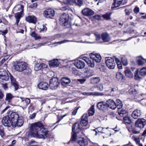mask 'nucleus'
Segmentation results:
<instances>
[{"mask_svg":"<svg viewBox=\"0 0 146 146\" xmlns=\"http://www.w3.org/2000/svg\"><path fill=\"white\" fill-rule=\"evenodd\" d=\"M42 123L40 121L32 124L30 127L29 134L30 135L36 138L39 139L42 135H39V127L42 126Z\"/></svg>","mask_w":146,"mask_h":146,"instance_id":"obj_1","label":"nucleus"},{"mask_svg":"<svg viewBox=\"0 0 146 146\" xmlns=\"http://www.w3.org/2000/svg\"><path fill=\"white\" fill-rule=\"evenodd\" d=\"M24 6L22 5H18L16 6L14 9L17 12L15 14V17L16 19V24L17 25L21 17H22V14L24 10Z\"/></svg>","mask_w":146,"mask_h":146,"instance_id":"obj_2","label":"nucleus"},{"mask_svg":"<svg viewBox=\"0 0 146 146\" xmlns=\"http://www.w3.org/2000/svg\"><path fill=\"white\" fill-rule=\"evenodd\" d=\"M69 19V15L68 14L63 13L60 16L59 21L60 25L62 26H65L68 25Z\"/></svg>","mask_w":146,"mask_h":146,"instance_id":"obj_3","label":"nucleus"},{"mask_svg":"<svg viewBox=\"0 0 146 146\" xmlns=\"http://www.w3.org/2000/svg\"><path fill=\"white\" fill-rule=\"evenodd\" d=\"M42 126L39 127V135H42V136L40 137L39 139H45L49 137V131L47 129L44 127V125L42 123Z\"/></svg>","mask_w":146,"mask_h":146,"instance_id":"obj_4","label":"nucleus"},{"mask_svg":"<svg viewBox=\"0 0 146 146\" xmlns=\"http://www.w3.org/2000/svg\"><path fill=\"white\" fill-rule=\"evenodd\" d=\"M28 64L24 62H19L16 65L13 66L15 70L17 71L21 72L27 68Z\"/></svg>","mask_w":146,"mask_h":146,"instance_id":"obj_5","label":"nucleus"},{"mask_svg":"<svg viewBox=\"0 0 146 146\" xmlns=\"http://www.w3.org/2000/svg\"><path fill=\"white\" fill-rule=\"evenodd\" d=\"M59 84L57 78L54 77L50 80L49 87L52 90H55L58 87Z\"/></svg>","mask_w":146,"mask_h":146,"instance_id":"obj_6","label":"nucleus"},{"mask_svg":"<svg viewBox=\"0 0 146 146\" xmlns=\"http://www.w3.org/2000/svg\"><path fill=\"white\" fill-rule=\"evenodd\" d=\"M105 62L107 66L110 69H113L115 66V64L113 58L110 57H106Z\"/></svg>","mask_w":146,"mask_h":146,"instance_id":"obj_7","label":"nucleus"},{"mask_svg":"<svg viewBox=\"0 0 146 146\" xmlns=\"http://www.w3.org/2000/svg\"><path fill=\"white\" fill-rule=\"evenodd\" d=\"M7 115L12 122L13 123H15V121L19 118L18 114L16 112H12L11 111L7 112Z\"/></svg>","mask_w":146,"mask_h":146,"instance_id":"obj_8","label":"nucleus"},{"mask_svg":"<svg viewBox=\"0 0 146 146\" xmlns=\"http://www.w3.org/2000/svg\"><path fill=\"white\" fill-rule=\"evenodd\" d=\"M3 124L5 126L9 127L11 125L13 127V123L7 115L4 117L2 120Z\"/></svg>","mask_w":146,"mask_h":146,"instance_id":"obj_9","label":"nucleus"},{"mask_svg":"<svg viewBox=\"0 0 146 146\" xmlns=\"http://www.w3.org/2000/svg\"><path fill=\"white\" fill-rule=\"evenodd\" d=\"M43 15L46 18H52L54 15V11L51 9H46L44 11Z\"/></svg>","mask_w":146,"mask_h":146,"instance_id":"obj_10","label":"nucleus"},{"mask_svg":"<svg viewBox=\"0 0 146 146\" xmlns=\"http://www.w3.org/2000/svg\"><path fill=\"white\" fill-rule=\"evenodd\" d=\"M146 123V120L145 119H139L136 121L135 125L136 127L141 128L144 127Z\"/></svg>","mask_w":146,"mask_h":146,"instance_id":"obj_11","label":"nucleus"},{"mask_svg":"<svg viewBox=\"0 0 146 146\" xmlns=\"http://www.w3.org/2000/svg\"><path fill=\"white\" fill-rule=\"evenodd\" d=\"M90 57L91 59L97 62H100L102 57L99 54H93L91 53L90 55Z\"/></svg>","mask_w":146,"mask_h":146,"instance_id":"obj_12","label":"nucleus"},{"mask_svg":"<svg viewBox=\"0 0 146 146\" xmlns=\"http://www.w3.org/2000/svg\"><path fill=\"white\" fill-rule=\"evenodd\" d=\"M107 107H109L113 110L115 109L116 108V105L115 102L112 100L109 99L106 101Z\"/></svg>","mask_w":146,"mask_h":146,"instance_id":"obj_13","label":"nucleus"},{"mask_svg":"<svg viewBox=\"0 0 146 146\" xmlns=\"http://www.w3.org/2000/svg\"><path fill=\"white\" fill-rule=\"evenodd\" d=\"M9 76L5 70H1L0 71V78L2 80L7 81L9 79Z\"/></svg>","mask_w":146,"mask_h":146,"instance_id":"obj_14","label":"nucleus"},{"mask_svg":"<svg viewBox=\"0 0 146 146\" xmlns=\"http://www.w3.org/2000/svg\"><path fill=\"white\" fill-rule=\"evenodd\" d=\"M74 65L78 68L82 69L85 66V63L81 60H77L74 63Z\"/></svg>","mask_w":146,"mask_h":146,"instance_id":"obj_15","label":"nucleus"},{"mask_svg":"<svg viewBox=\"0 0 146 146\" xmlns=\"http://www.w3.org/2000/svg\"><path fill=\"white\" fill-rule=\"evenodd\" d=\"M82 14L85 16H90L94 14V12L91 9L88 8H85L82 11Z\"/></svg>","mask_w":146,"mask_h":146,"instance_id":"obj_16","label":"nucleus"},{"mask_svg":"<svg viewBox=\"0 0 146 146\" xmlns=\"http://www.w3.org/2000/svg\"><path fill=\"white\" fill-rule=\"evenodd\" d=\"M141 111L140 110L136 109L132 112L131 116L134 119H137L141 116Z\"/></svg>","mask_w":146,"mask_h":146,"instance_id":"obj_17","label":"nucleus"},{"mask_svg":"<svg viewBox=\"0 0 146 146\" xmlns=\"http://www.w3.org/2000/svg\"><path fill=\"white\" fill-rule=\"evenodd\" d=\"M80 123L82 126H86L87 125L88 121V115L87 114H84L82 115Z\"/></svg>","mask_w":146,"mask_h":146,"instance_id":"obj_18","label":"nucleus"},{"mask_svg":"<svg viewBox=\"0 0 146 146\" xmlns=\"http://www.w3.org/2000/svg\"><path fill=\"white\" fill-rule=\"evenodd\" d=\"M107 105L106 102H102L98 103L97 107L100 110L104 111L107 109Z\"/></svg>","mask_w":146,"mask_h":146,"instance_id":"obj_19","label":"nucleus"},{"mask_svg":"<svg viewBox=\"0 0 146 146\" xmlns=\"http://www.w3.org/2000/svg\"><path fill=\"white\" fill-rule=\"evenodd\" d=\"M26 20L28 22L35 24L37 21L36 17L33 15H29L26 17Z\"/></svg>","mask_w":146,"mask_h":146,"instance_id":"obj_20","label":"nucleus"},{"mask_svg":"<svg viewBox=\"0 0 146 146\" xmlns=\"http://www.w3.org/2000/svg\"><path fill=\"white\" fill-rule=\"evenodd\" d=\"M77 143L80 146H87L88 143L87 140L84 138H81L78 139Z\"/></svg>","mask_w":146,"mask_h":146,"instance_id":"obj_21","label":"nucleus"},{"mask_svg":"<svg viewBox=\"0 0 146 146\" xmlns=\"http://www.w3.org/2000/svg\"><path fill=\"white\" fill-rule=\"evenodd\" d=\"M101 38L104 42H108L110 41V37L109 34L106 33H104L102 34Z\"/></svg>","mask_w":146,"mask_h":146,"instance_id":"obj_22","label":"nucleus"},{"mask_svg":"<svg viewBox=\"0 0 146 146\" xmlns=\"http://www.w3.org/2000/svg\"><path fill=\"white\" fill-rule=\"evenodd\" d=\"M49 64L51 67H57L59 64V62L58 59H55L49 61Z\"/></svg>","mask_w":146,"mask_h":146,"instance_id":"obj_23","label":"nucleus"},{"mask_svg":"<svg viewBox=\"0 0 146 146\" xmlns=\"http://www.w3.org/2000/svg\"><path fill=\"white\" fill-rule=\"evenodd\" d=\"M15 123H16L13 124V127H15L17 126H21L23 123V121L22 119L19 117L15 121Z\"/></svg>","mask_w":146,"mask_h":146,"instance_id":"obj_24","label":"nucleus"},{"mask_svg":"<svg viewBox=\"0 0 146 146\" xmlns=\"http://www.w3.org/2000/svg\"><path fill=\"white\" fill-rule=\"evenodd\" d=\"M47 66V65L44 63L37 64L35 66L34 70L35 71H38L41 70L42 68H46Z\"/></svg>","mask_w":146,"mask_h":146,"instance_id":"obj_25","label":"nucleus"},{"mask_svg":"<svg viewBox=\"0 0 146 146\" xmlns=\"http://www.w3.org/2000/svg\"><path fill=\"white\" fill-rule=\"evenodd\" d=\"M38 86L39 88L44 90H47L48 88L47 84L43 82L39 83L38 85Z\"/></svg>","mask_w":146,"mask_h":146,"instance_id":"obj_26","label":"nucleus"},{"mask_svg":"<svg viewBox=\"0 0 146 146\" xmlns=\"http://www.w3.org/2000/svg\"><path fill=\"white\" fill-rule=\"evenodd\" d=\"M121 62H120L121 64H120H120H119V69H122V64L124 66H126L128 64L127 60L124 56L121 57Z\"/></svg>","mask_w":146,"mask_h":146,"instance_id":"obj_27","label":"nucleus"},{"mask_svg":"<svg viewBox=\"0 0 146 146\" xmlns=\"http://www.w3.org/2000/svg\"><path fill=\"white\" fill-rule=\"evenodd\" d=\"M61 82L62 85H65L70 83V80L68 77H63L61 80Z\"/></svg>","mask_w":146,"mask_h":146,"instance_id":"obj_28","label":"nucleus"},{"mask_svg":"<svg viewBox=\"0 0 146 146\" xmlns=\"http://www.w3.org/2000/svg\"><path fill=\"white\" fill-rule=\"evenodd\" d=\"M126 76L129 78L133 77V75L131 72L130 69L128 68H126L124 71Z\"/></svg>","mask_w":146,"mask_h":146,"instance_id":"obj_29","label":"nucleus"},{"mask_svg":"<svg viewBox=\"0 0 146 146\" xmlns=\"http://www.w3.org/2000/svg\"><path fill=\"white\" fill-rule=\"evenodd\" d=\"M138 58H140V59L137 60V62L138 65H142L146 63V59L144 58L141 56H138Z\"/></svg>","mask_w":146,"mask_h":146,"instance_id":"obj_30","label":"nucleus"},{"mask_svg":"<svg viewBox=\"0 0 146 146\" xmlns=\"http://www.w3.org/2000/svg\"><path fill=\"white\" fill-rule=\"evenodd\" d=\"M128 115V111L125 110L121 109L119 112V116L121 117H123Z\"/></svg>","mask_w":146,"mask_h":146,"instance_id":"obj_31","label":"nucleus"},{"mask_svg":"<svg viewBox=\"0 0 146 146\" xmlns=\"http://www.w3.org/2000/svg\"><path fill=\"white\" fill-rule=\"evenodd\" d=\"M123 122L124 123L130 124L131 122L130 117L128 115L124 117L123 118Z\"/></svg>","mask_w":146,"mask_h":146,"instance_id":"obj_32","label":"nucleus"},{"mask_svg":"<svg viewBox=\"0 0 146 146\" xmlns=\"http://www.w3.org/2000/svg\"><path fill=\"white\" fill-rule=\"evenodd\" d=\"M11 79L12 85L14 86L15 90H17L18 89V86L15 78L12 76L11 77Z\"/></svg>","mask_w":146,"mask_h":146,"instance_id":"obj_33","label":"nucleus"},{"mask_svg":"<svg viewBox=\"0 0 146 146\" xmlns=\"http://www.w3.org/2000/svg\"><path fill=\"white\" fill-rule=\"evenodd\" d=\"M23 74L26 76H29L30 75L31 73V69L27 66V68H25L23 71Z\"/></svg>","mask_w":146,"mask_h":146,"instance_id":"obj_34","label":"nucleus"},{"mask_svg":"<svg viewBox=\"0 0 146 146\" xmlns=\"http://www.w3.org/2000/svg\"><path fill=\"white\" fill-rule=\"evenodd\" d=\"M114 3L112 4L111 8L113 10H115L118 8L116 9L119 7V0H114Z\"/></svg>","mask_w":146,"mask_h":146,"instance_id":"obj_35","label":"nucleus"},{"mask_svg":"<svg viewBox=\"0 0 146 146\" xmlns=\"http://www.w3.org/2000/svg\"><path fill=\"white\" fill-rule=\"evenodd\" d=\"M14 97V96L11 93H7L6 95L5 100L8 102H9Z\"/></svg>","mask_w":146,"mask_h":146,"instance_id":"obj_36","label":"nucleus"},{"mask_svg":"<svg viewBox=\"0 0 146 146\" xmlns=\"http://www.w3.org/2000/svg\"><path fill=\"white\" fill-rule=\"evenodd\" d=\"M100 80L99 77H93L91 78L90 82L93 84H95L99 82Z\"/></svg>","mask_w":146,"mask_h":146,"instance_id":"obj_37","label":"nucleus"},{"mask_svg":"<svg viewBox=\"0 0 146 146\" xmlns=\"http://www.w3.org/2000/svg\"><path fill=\"white\" fill-rule=\"evenodd\" d=\"M94 105L92 106L88 111L89 116H92L93 115L94 113Z\"/></svg>","mask_w":146,"mask_h":146,"instance_id":"obj_38","label":"nucleus"},{"mask_svg":"<svg viewBox=\"0 0 146 146\" xmlns=\"http://www.w3.org/2000/svg\"><path fill=\"white\" fill-rule=\"evenodd\" d=\"M139 74L142 76L146 75V67H144L141 68L140 70Z\"/></svg>","mask_w":146,"mask_h":146,"instance_id":"obj_39","label":"nucleus"},{"mask_svg":"<svg viewBox=\"0 0 146 146\" xmlns=\"http://www.w3.org/2000/svg\"><path fill=\"white\" fill-rule=\"evenodd\" d=\"M87 63L89 66L92 68H93L95 64L94 60L91 58L89 59Z\"/></svg>","mask_w":146,"mask_h":146,"instance_id":"obj_40","label":"nucleus"},{"mask_svg":"<svg viewBox=\"0 0 146 146\" xmlns=\"http://www.w3.org/2000/svg\"><path fill=\"white\" fill-rule=\"evenodd\" d=\"M112 14V13L110 12L103 15V17L105 19L108 20L110 19V16Z\"/></svg>","mask_w":146,"mask_h":146,"instance_id":"obj_41","label":"nucleus"},{"mask_svg":"<svg viewBox=\"0 0 146 146\" xmlns=\"http://www.w3.org/2000/svg\"><path fill=\"white\" fill-rule=\"evenodd\" d=\"M77 139L76 133L75 132H72V137L70 141H71L72 142H75Z\"/></svg>","mask_w":146,"mask_h":146,"instance_id":"obj_42","label":"nucleus"},{"mask_svg":"<svg viewBox=\"0 0 146 146\" xmlns=\"http://www.w3.org/2000/svg\"><path fill=\"white\" fill-rule=\"evenodd\" d=\"M104 94L102 93H100L98 92H89V96H102Z\"/></svg>","mask_w":146,"mask_h":146,"instance_id":"obj_43","label":"nucleus"},{"mask_svg":"<svg viewBox=\"0 0 146 146\" xmlns=\"http://www.w3.org/2000/svg\"><path fill=\"white\" fill-rule=\"evenodd\" d=\"M139 71L138 70L135 72L134 78L136 80H140L141 79V77L138 74Z\"/></svg>","mask_w":146,"mask_h":146,"instance_id":"obj_44","label":"nucleus"},{"mask_svg":"<svg viewBox=\"0 0 146 146\" xmlns=\"http://www.w3.org/2000/svg\"><path fill=\"white\" fill-rule=\"evenodd\" d=\"M94 131H95L96 132V135H97L96 133L98 132H100L102 133H104V128L102 127H99L96 129H95L94 130Z\"/></svg>","mask_w":146,"mask_h":146,"instance_id":"obj_45","label":"nucleus"},{"mask_svg":"<svg viewBox=\"0 0 146 146\" xmlns=\"http://www.w3.org/2000/svg\"><path fill=\"white\" fill-rule=\"evenodd\" d=\"M60 9L62 11H67L68 12L69 11L71 10V9L68 6L62 7L60 8Z\"/></svg>","mask_w":146,"mask_h":146,"instance_id":"obj_46","label":"nucleus"},{"mask_svg":"<svg viewBox=\"0 0 146 146\" xmlns=\"http://www.w3.org/2000/svg\"><path fill=\"white\" fill-rule=\"evenodd\" d=\"M9 57V55L4 56V58H3L0 62L1 63V64L3 63L6 60H7Z\"/></svg>","mask_w":146,"mask_h":146,"instance_id":"obj_47","label":"nucleus"},{"mask_svg":"<svg viewBox=\"0 0 146 146\" xmlns=\"http://www.w3.org/2000/svg\"><path fill=\"white\" fill-rule=\"evenodd\" d=\"M30 146H35L38 145V143L35 141H32L29 142Z\"/></svg>","mask_w":146,"mask_h":146,"instance_id":"obj_48","label":"nucleus"},{"mask_svg":"<svg viewBox=\"0 0 146 146\" xmlns=\"http://www.w3.org/2000/svg\"><path fill=\"white\" fill-rule=\"evenodd\" d=\"M131 131L134 134H137L140 133L139 131H138L135 128H132Z\"/></svg>","mask_w":146,"mask_h":146,"instance_id":"obj_49","label":"nucleus"},{"mask_svg":"<svg viewBox=\"0 0 146 146\" xmlns=\"http://www.w3.org/2000/svg\"><path fill=\"white\" fill-rule=\"evenodd\" d=\"M94 34L96 37V40L97 41L99 40L100 39V34L97 33H95Z\"/></svg>","mask_w":146,"mask_h":146,"instance_id":"obj_50","label":"nucleus"},{"mask_svg":"<svg viewBox=\"0 0 146 146\" xmlns=\"http://www.w3.org/2000/svg\"><path fill=\"white\" fill-rule=\"evenodd\" d=\"M127 1L126 0H119V6H121V5H124L126 4Z\"/></svg>","mask_w":146,"mask_h":146,"instance_id":"obj_51","label":"nucleus"},{"mask_svg":"<svg viewBox=\"0 0 146 146\" xmlns=\"http://www.w3.org/2000/svg\"><path fill=\"white\" fill-rule=\"evenodd\" d=\"M72 41H70L69 40H64L62 41H59L57 42L56 43L58 44H60L62 43H64L68 42H72Z\"/></svg>","mask_w":146,"mask_h":146,"instance_id":"obj_52","label":"nucleus"},{"mask_svg":"<svg viewBox=\"0 0 146 146\" xmlns=\"http://www.w3.org/2000/svg\"><path fill=\"white\" fill-rule=\"evenodd\" d=\"M98 90L100 91H102L103 90V86L102 84H100L97 86Z\"/></svg>","mask_w":146,"mask_h":146,"instance_id":"obj_53","label":"nucleus"},{"mask_svg":"<svg viewBox=\"0 0 146 146\" xmlns=\"http://www.w3.org/2000/svg\"><path fill=\"white\" fill-rule=\"evenodd\" d=\"M133 11L136 14H137L139 12V8L137 6L135 7L133 9Z\"/></svg>","mask_w":146,"mask_h":146,"instance_id":"obj_54","label":"nucleus"},{"mask_svg":"<svg viewBox=\"0 0 146 146\" xmlns=\"http://www.w3.org/2000/svg\"><path fill=\"white\" fill-rule=\"evenodd\" d=\"M37 4L36 3L31 4L30 7L31 8H36L37 6Z\"/></svg>","mask_w":146,"mask_h":146,"instance_id":"obj_55","label":"nucleus"},{"mask_svg":"<svg viewBox=\"0 0 146 146\" xmlns=\"http://www.w3.org/2000/svg\"><path fill=\"white\" fill-rule=\"evenodd\" d=\"M119 79H121L122 82H123L125 80V78L123 76V75L119 72Z\"/></svg>","mask_w":146,"mask_h":146,"instance_id":"obj_56","label":"nucleus"},{"mask_svg":"<svg viewBox=\"0 0 146 146\" xmlns=\"http://www.w3.org/2000/svg\"><path fill=\"white\" fill-rule=\"evenodd\" d=\"M78 81L80 82L81 84H83L86 80V79L85 78H83L81 79H78Z\"/></svg>","mask_w":146,"mask_h":146,"instance_id":"obj_57","label":"nucleus"},{"mask_svg":"<svg viewBox=\"0 0 146 146\" xmlns=\"http://www.w3.org/2000/svg\"><path fill=\"white\" fill-rule=\"evenodd\" d=\"M125 11L126 15H129L130 13L131 12V10L130 9H125Z\"/></svg>","mask_w":146,"mask_h":146,"instance_id":"obj_58","label":"nucleus"},{"mask_svg":"<svg viewBox=\"0 0 146 146\" xmlns=\"http://www.w3.org/2000/svg\"><path fill=\"white\" fill-rule=\"evenodd\" d=\"M5 133L3 129L0 128V135L2 137H3Z\"/></svg>","mask_w":146,"mask_h":146,"instance_id":"obj_59","label":"nucleus"},{"mask_svg":"<svg viewBox=\"0 0 146 146\" xmlns=\"http://www.w3.org/2000/svg\"><path fill=\"white\" fill-rule=\"evenodd\" d=\"M81 58L84 60L85 62L87 63L89 59L86 56H82Z\"/></svg>","mask_w":146,"mask_h":146,"instance_id":"obj_60","label":"nucleus"},{"mask_svg":"<svg viewBox=\"0 0 146 146\" xmlns=\"http://www.w3.org/2000/svg\"><path fill=\"white\" fill-rule=\"evenodd\" d=\"M76 3L80 6L82 4V0H76Z\"/></svg>","mask_w":146,"mask_h":146,"instance_id":"obj_61","label":"nucleus"},{"mask_svg":"<svg viewBox=\"0 0 146 146\" xmlns=\"http://www.w3.org/2000/svg\"><path fill=\"white\" fill-rule=\"evenodd\" d=\"M36 113H33L31 115L29 116V118L30 119H33L35 118Z\"/></svg>","mask_w":146,"mask_h":146,"instance_id":"obj_62","label":"nucleus"},{"mask_svg":"<svg viewBox=\"0 0 146 146\" xmlns=\"http://www.w3.org/2000/svg\"><path fill=\"white\" fill-rule=\"evenodd\" d=\"M0 32L2 33H3L2 35H4V36H5V35L8 32V30L7 29L5 30L4 31H0Z\"/></svg>","mask_w":146,"mask_h":146,"instance_id":"obj_63","label":"nucleus"},{"mask_svg":"<svg viewBox=\"0 0 146 146\" xmlns=\"http://www.w3.org/2000/svg\"><path fill=\"white\" fill-rule=\"evenodd\" d=\"M25 102L26 104V106H27V105H28L30 103V100L29 99L27 98L25 100Z\"/></svg>","mask_w":146,"mask_h":146,"instance_id":"obj_64","label":"nucleus"}]
</instances>
